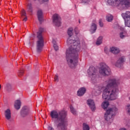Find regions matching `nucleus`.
Here are the masks:
<instances>
[{"label": "nucleus", "mask_w": 130, "mask_h": 130, "mask_svg": "<svg viewBox=\"0 0 130 130\" xmlns=\"http://www.w3.org/2000/svg\"><path fill=\"white\" fill-rule=\"evenodd\" d=\"M73 28L70 27L68 30V35L69 38L68 39L67 43L70 47L66 51V57L69 66L72 69L75 68L78 65V52L81 49L80 41L77 38H72Z\"/></svg>", "instance_id": "nucleus-1"}, {"label": "nucleus", "mask_w": 130, "mask_h": 130, "mask_svg": "<svg viewBox=\"0 0 130 130\" xmlns=\"http://www.w3.org/2000/svg\"><path fill=\"white\" fill-rule=\"evenodd\" d=\"M107 85L103 93V99L106 100L102 104V107L105 109L109 106V101H114L118 98V92L117 86L119 84V80L115 78H111L106 81Z\"/></svg>", "instance_id": "nucleus-2"}, {"label": "nucleus", "mask_w": 130, "mask_h": 130, "mask_svg": "<svg viewBox=\"0 0 130 130\" xmlns=\"http://www.w3.org/2000/svg\"><path fill=\"white\" fill-rule=\"evenodd\" d=\"M67 115L68 113L66 111H60L59 112L53 111L51 112L52 118L56 119L58 122L57 125V129L58 130H67V127L68 125Z\"/></svg>", "instance_id": "nucleus-3"}, {"label": "nucleus", "mask_w": 130, "mask_h": 130, "mask_svg": "<svg viewBox=\"0 0 130 130\" xmlns=\"http://www.w3.org/2000/svg\"><path fill=\"white\" fill-rule=\"evenodd\" d=\"M109 5L118 7L121 10H127L130 8V0H107Z\"/></svg>", "instance_id": "nucleus-4"}, {"label": "nucleus", "mask_w": 130, "mask_h": 130, "mask_svg": "<svg viewBox=\"0 0 130 130\" xmlns=\"http://www.w3.org/2000/svg\"><path fill=\"white\" fill-rule=\"evenodd\" d=\"M118 109L115 106H113L111 108H109L107 110L104 118L108 124L112 123L114 119V116L115 115L116 112H117Z\"/></svg>", "instance_id": "nucleus-5"}, {"label": "nucleus", "mask_w": 130, "mask_h": 130, "mask_svg": "<svg viewBox=\"0 0 130 130\" xmlns=\"http://www.w3.org/2000/svg\"><path fill=\"white\" fill-rule=\"evenodd\" d=\"M87 73L89 77L90 78L91 82L93 84H96L99 82V77H98V72L97 69L93 66H90L87 70Z\"/></svg>", "instance_id": "nucleus-6"}, {"label": "nucleus", "mask_w": 130, "mask_h": 130, "mask_svg": "<svg viewBox=\"0 0 130 130\" xmlns=\"http://www.w3.org/2000/svg\"><path fill=\"white\" fill-rule=\"evenodd\" d=\"M43 32H44V28L40 27L37 32L38 41H37V50L38 52H41L43 46H44V40H43V37H42Z\"/></svg>", "instance_id": "nucleus-7"}, {"label": "nucleus", "mask_w": 130, "mask_h": 130, "mask_svg": "<svg viewBox=\"0 0 130 130\" xmlns=\"http://www.w3.org/2000/svg\"><path fill=\"white\" fill-rule=\"evenodd\" d=\"M99 73L103 76H108L111 73V69L106 63H101L99 69Z\"/></svg>", "instance_id": "nucleus-8"}, {"label": "nucleus", "mask_w": 130, "mask_h": 130, "mask_svg": "<svg viewBox=\"0 0 130 130\" xmlns=\"http://www.w3.org/2000/svg\"><path fill=\"white\" fill-rule=\"evenodd\" d=\"M20 115L22 117H26L28 115H31L30 107L27 106H23L20 111Z\"/></svg>", "instance_id": "nucleus-9"}, {"label": "nucleus", "mask_w": 130, "mask_h": 130, "mask_svg": "<svg viewBox=\"0 0 130 130\" xmlns=\"http://www.w3.org/2000/svg\"><path fill=\"white\" fill-rule=\"evenodd\" d=\"M53 23L57 27H60L61 25V18L59 15V14H57V13H55L53 14Z\"/></svg>", "instance_id": "nucleus-10"}, {"label": "nucleus", "mask_w": 130, "mask_h": 130, "mask_svg": "<svg viewBox=\"0 0 130 130\" xmlns=\"http://www.w3.org/2000/svg\"><path fill=\"white\" fill-rule=\"evenodd\" d=\"M121 16L125 20V25L130 27V11H126L125 13H122Z\"/></svg>", "instance_id": "nucleus-11"}, {"label": "nucleus", "mask_w": 130, "mask_h": 130, "mask_svg": "<svg viewBox=\"0 0 130 130\" xmlns=\"http://www.w3.org/2000/svg\"><path fill=\"white\" fill-rule=\"evenodd\" d=\"M125 61V59L124 57H120V58H119L118 60L115 63V66L118 68L121 67L122 66H123Z\"/></svg>", "instance_id": "nucleus-12"}, {"label": "nucleus", "mask_w": 130, "mask_h": 130, "mask_svg": "<svg viewBox=\"0 0 130 130\" xmlns=\"http://www.w3.org/2000/svg\"><path fill=\"white\" fill-rule=\"evenodd\" d=\"M118 29H120V30H122V31L119 34V37L120 39L123 40L124 39L126 38V37H127V34L126 31H125L124 28H123V27H121V26H119V25H118Z\"/></svg>", "instance_id": "nucleus-13"}, {"label": "nucleus", "mask_w": 130, "mask_h": 130, "mask_svg": "<svg viewBox=\"0 0 130 130\" xmlns=\"http://www.w3.org/2000/svg\"><path fill=\"white\" fill-rule=\"evenodd\" d=\"M96 30H97V22L96 20H93L92 21L90 26V32L93 34L96 32Z\"/></svg>", "instance_id": "nucleus-14"}, {"label": "nucleus", "mask_w": 130, "mask_h": 130, "mask_svg": "<svg viewBox=\"0 0 130 130\" xmlns=\"http://www.w3.org/2000/svg\"><path fill=\"white\" fill-rule=\"evenodd\" d=\"M87 104L90 108L91 111H95L96 107L95 106V103L93 100L89 99L87 101Z\"/></svg>", "instance_id": "nucleus-15"}, {"label": "nucleus", "mask_w": 130, "mask_h": 130, "mask_svg": "<svg viewBox=\"0 0 130 130\" xmlns=\"http://www.w3.org/2000/svg\"><path fill=\"white\" fill-rule=\"evenodd\" d=\"M38 18L40 22V23H42L43 22V13L42 12V10H39L37 13Z\"/></svg>", "instance_id": "nucleus-16"}, {"label": "nucleus", "mask_w": 130, "mask_h": 130, "mask_svg": "<svg viewBox=\"0 0 130 130\" xmlns=\"http://www.w3.org/2000/svg\"><path fill=\"white\" fill-rule=\"evenodd\" d=\"M86 91V88L85 87H81L77 91V95L78 96H82L85 94Z\"/></svg>", "instance_id": "nucleus-17"}, {"label": "nucleus", "mask_w": 130, "mask_h": 130, "mask_svg": "<svg viewBox=\"0 0 130 130\" xmlns=\"http://www.w3.org/2000/svg\"><path fill=\"white\" fill-rule=\"evenodd\" d=\"M5 115L6 119L8 120L12 117V113H11V110L9 109L6 110L5 112Z\"/></svg>", "instance_id": "nucleus-18"}, {"label": "nucleus", "mask_w": 130, "mask_h": 130, "mask_svg": "<svg viewBox=\"0 0 130 130\" xmlns=\"http://www.w3.org/2000/svg\"><path fill=\"white\" fill-rule=\"evenodd\" d=\"M110 52L112 53L113 54H118L120 52V50L118 48H117L116 47H112V48H110Z\"/></svg>", "instance_id": "nucleus-19"}, {"label": "nucleus", "mask_w": 130, "mask_h": 130, "mask_svg": "<svg viewBox=\"0 0 130 130\" xmlns=\"http://www.w3.org/2000/svg\"><path fill=\"white\" fill-rule=\"evenodd\" d=\"M14 107L17 110H19V109L21 108V101L20 100H17L16 101H15V104H14Z\"/></svg>", "instance_id": "nucleus-20"}, {"label": "nucleus", "mask_w": 130, "mask_h": 130, "mask_svg": "<svg viewBox=\"0 0 130 130\" xmlns=\"http://www.w3.org/2000/svg\"><path fill=\"white\" fill-rule=\"evenodd\" d=\"M21 17H24V18L23 19V21H24V22H26V21H27V15H26V11H25V10L22 9L21 10Z\"/></svg>", "instance_id": "nucleus-21"}, {"label": "nucleus", "mask_w": 130, "mask_h": 130, "mask_svg": "<svg viewBox=\"0 0 130 130\" xmlns=\"http://www.w3.org/2000/svg\"><path fill=\"white\" fill-rule=\"evenodd\" d=\"M103 37H99L96 42V45L100 46L103 43Z\"/></svg>", "instance_id": "nucleus-22"}, {"label": "nucleus", "mask_w": 130, "mask_h": 130, "mask_svg": "<svg viewBox=\"0 0 130 130\" xmlns=\"http://www.w3.org/2000/svg\"><path fill=\"white\" fill-rule=\"evenodd\" d=\"M52 43L55 51H58L59 50V47L57 45L56 41H55V40H53Z\"/></svg>", "instance_id": "nucleus-23"}, {"label": "nucleus", "mask_w": 130, "mask_h": 130, "mask_svg": "<svg viewBox=\"0 0 130 130\" xmlns=\"http://www.w3.org/2000/svg\"><path fill=\"white\" fill-rule=\"evenodd\" d=\"M70 109L71 112L73 114V115H77V112L76 110L74 108L73 106H70Z\"/></svg>", "instance_id": "nucleus-24"}, {"label": "nucleus", "mask_w": 130, "mask_h": 130, "mask_svg": "<svg viewBox=\"0 0 130 130\" xmlns=\"http://www.w3.org/2000/svg\"><path fill=\"white\" fill-rule=\"evenodd\" d=\"M27 8L28 12H29V13L33 12V7H32V4H31V3H29L27 4Z\"/></svg>", "instance_id": "nucleus-25"}, {"label": "nucleus", "mask_w": 130, "mask_h": 130, "mask_svg": "<svg viewBox=\"0 0 130 130\" xmlns=\"http://www.w3.org/2000/svg\"><path fill=\"white\" fill-rule=\"evenodd\" d=\"M106 19H107V21H108V22H111V21L113 20V15H111V14H108L106 16Z\"/></svg>", "instance_id": "nucleus-26"}, {"label": "nucleus", "mask_w": 130, "mask_h": 130, "mask_svg": "<svg viewBox=\"0 0 130 130\" xmlns=\"http://www.w3.org/2000/svg\"><path fill=\"white\" fill-rule=\"evenodd\" d=\"M83 130H90V127H89V125H88L86 123H83Z\"/></svg>", "instance_id": "nucleus-27"}, {"label": "nucleus", "mask_w": 130, "mask_h": 130, "mask_svg": "<svg viewBox=\"0 0 130 130\" xmlns=\"http://www.w3.org/2000/svg\"><path fill=\"white\" fill-rule=\"evenodd\" d=\"M24 75V70H20L18 71V76L19 77H22Z\"/></svg>", "instance_id": "nucleus-28"}, {"label": "nucleus", "mask_w": 130, "mask_h": 130, "mask_svg": "<svg viewBox=\"0 0 130 130\" xmlns=\"http://www.w3.org/2000/svg\"><path fill=\"white\" fill-rule=\"evenodd\" d=\"M126 111L129 115H130V105H127L126 107Z\"/></svg>", "instance_id": "nucleus-29"}, {"label": "nucleus", "mask_w": 130, "mask_h": 130, "mask_svg": "<svg viewBox=\"0 0 130 130\" xmlns=\"http://www.w3.org/2000/svg\"><path fill=\"white\" fill-rule=\"evenodd\" d=\"M54 81H56V82H58L59 81V76L58 74H56L54 78Z\"/></svg>", "instance_id": "nucleus-30"}, {"label": "nucleus", "mask_w": 130, "mask_h": 130, "mask_svg": "<svg viewBox=\"0 0 130 130\" xmlns=\"http://www.w3.org/2000/svg\"><path fill=\"white\" fill-rule=\"evenodd\" d=\"M99 23L100 26H101V27H103L104 24H103V22H102V19H100V20L99 21Z\"/></svg>", "instance_id": "nucleus-31"}, {"label": "nucleus", "mask_w": 130, "mask_h": 130, "mask_svg": "<svg viewBox=\"0 0 130 130\" xmlns=\"http://www.w3.org/2000/svg\"><path fill=\"white\" fill-rule=\"evenodd\" d=\"M74 31H75L76 35H78V34L79 32V31L78 30V28H75Z\"/></svg>", "instance_id": "nucleus-32"}, {"label": "nucleus", "mask_w": 130, "mask_h": 130, "mask_svg": "<svg viewBox=\"0 0 130 130\" xmlns=\"http://www.w3.org/2000/svg\"><path fill=\"white\" fill-rule=\"evenodd\" d=\"M105 53H106V54H109V52L107 48H105Z\"/></svg>", "instance_id": "nucleus-33"}, {"label": "nucleus", "mask_w": 130, "mask_h": 130, "mask_svg": "<svg viewBox=\"0 0 130 130\" xmlns=\"http://www.w3.org/2000/svg\"><path fill=\"white\" fill-rule=\"evenodd\" d=\"M103 89V87H99V93H101L102 90Z\"/></svg>", "instance_id": "nucleus-34"}, {"label": "nucleus", "mask_w": 130, "mask_h": 130, "mask_svg": "<svg viewBox=\"0 0 130 130\" xmlns=\"http://www.w3.org/2000/svg\"><path fill=\"white\" fill-rule=\"evenodd\" d=\"M83 2L84 3H89V2H90V0H83Z\"/></svg>", "instance_id": "nucleus-35"}, {"label": "nucleus", "mask_w": 130, "mask_h": 130, "mask_svg": "<svg viewBox=\"0 0 130 130\" xmlns=\"http://www.w3.org/2000/svg\"><path fill=\"white\" fill-rule=\"evenodd\" d=\"M50 130H54V129L52 127H50Z\"/></svg>", "instance_id": "nucleus-36"}, {"label": "nucleus", "mask_w": 130, "mask_h": 130, "mask_svg": "<svg viewBox=\"0 0 130 130\" xmlns=\"http://www.w3.org/2000/svg\"><path fill=\"white\" fill-rule=\"evenodd\" d=\"M43 2H47L48 0H43Z\"/></svg>", "instance_id": "nucleus-37"}, {"label": "nucleus", "mask_w": 130, "mask_h": 130, "mask_svg": "<svg viewBox=\"0 0 130 130\" xmlns=\"http://www.w3.org/2000/svg\"><path fill=\"white\" fill-rule=\"evenodd\" d=\"M9 88L10 89H12V86H10Z\"/></svg>", "instance_id": "nucleus-38"}, {"label": "nucleus", "mask_w": 130, "mask_h": 130, "mask_svg": "<svg viewBox=\"0 0 130 130\" xmlns=\"http://www.w3.org/2000/svg\"><path fill=\"white\" fill-rule=\"evenodd\" d=\"M30 118H31V119L33 118V116H30Z\"/></svg>", "instance_id": "nucleus-39"}, {"label": "nucleus", "mask_w": 130, "mask_h": 130, "mask_svg": "<svg viewBox=\"0 0 130 130\" xmlns=\"http://www.w3.org/2000/svg\"><path fill=\"white\" fill-rule=\"evenodd\" d=\"M79 23H81V21H80V20H79Z\"/></svg>", "instance_id": "nucleus-40"}, {"label": "nucleus", "mask_w": 130, "mask_h": 130, "mask_svg": "<svg viewBox=\"0 0 130 130\" xmlns=\"http://www.w3.org/2000/svg\"><path fill=\"white\" fill-rule=\"evenodd\" d=\"M8 91H11V90H10L9 89H8Z\"/></svg>", "instance_id": "nucleus-41"}, {"label": "nucleus", "mask_w": 130, "mask_h": 130, "mask_svg": "<svg viewBox=\"0 0 130 130\" xmlns=\"http://www.w3.org/2000/svg\"><path fill=\"white\" fill-rule=\"evenodd\" d=\"M129 100H130V96H129Z\"/></svg>", "instance_id": "nucleus-42"}, {"label": "nucleus", "mask_w": 130, "mask_h": 130, "mask_svg": "<svg viewBox=\"0 0 130 130\" xmlns=\"http://www.w3.org/2000/svg\"><path fill=\"white\" fill-rule=\"evenodd\" d=\"M34 118H35V117H34Z\"/></svg>", "instance_id": "nucleus-43"}, {"label": "nucleus", "mask_w": 130, "mask_h": 130, "mask_svg": "<svg viewBox=\"0 0 130 130\" xmlns=\"http://www.w3.org/2000/svg\"><path fill=\"white\" fill-rule=\"evenodd\" d=\"M33 121H34V120H32Z\"/></svg>", "instance_id": "nucleus-44"}]
</instances>
